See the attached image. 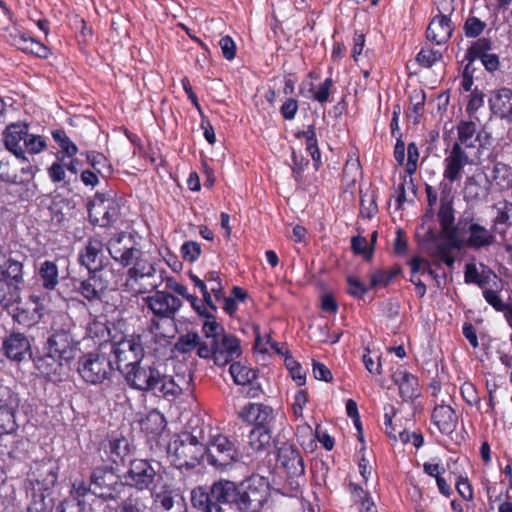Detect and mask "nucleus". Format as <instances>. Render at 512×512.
Wrapping results in <instances>:
<instances>
[{
  "label": "nucleus",
  "mask_w": 512,
  "mask_h": 512,
  "mask_svg": "<svg viewBox=\"0 0 512 512\" xmlns=\"http://www.w3.org/2000/svg\"><path fill=\"white\" fill-rule=\"evenodd\" d=\"M111 258L122 267H127L126 286L134 287L141 279H153L154 265L145 258L141 245L129 232L113 235L106 243Z\"/></svg>",
  "instance_id": "obj_1"
},
{
  "label": "nucleus",
  "mask_w": 512,
  "mask_h": 512,
  "mask_svg": "<svg viewBox=\"0 0 512 512\" xmlns=\"http://www.w3.org/2000/svg\"><path fill=\"white\" fill-rule=\"evenodd\" d=\"M168 457L179 470L195 468L206 454V445L190 432H182L168 445Z\"/></svg>",
  "instance_id": "obj_2"
},
{
  "label": "nucleus",
  "mask_w": 512,
  "mask_h": 512,
  "mask_svg": "<svg viewBox=\"0 0 512 512\" xmlns=\"http://www.w3.org/2000/svg\"><path fill=\"white\" fill-rule=\"evenodd\" d=\"M114 278L112 270L89 272L85 279H72L73 292L81 296L90 305L103 301Z\"/></svg>",
  "instance_id": "obj_3"
},
{
  "label": "nucleus",
  "mask_w": 512,
  "mask_h": 512,
  "mask_svg": "<svg viewBox=\"0 0 512 512\" xmlns=\"http://www.w3.org/2000/svg\"><path fill=\"white\" fill-rule=\"evenodd\" d=\"M161 469L162 465L157 460L131 459L124 479L128 486L143 491L152 488L155 483L163 480Z\"/></svg>",
  "instance_id": "obj_4"
},
{
  "label": "nucleus",
  "mask_w": 512,
  "mask_h": 512,
  "mask_svg": "<svg viewBox=\"0 0 512 512\" xmlns=\"http://www.w3.org/2000/svg\"><path fill=\"white\" fill-rule=\"evenodd\" d=\"M147 337L142 338L138 333L123 336L112 344V353L115 356L117 370L122 373L131 366L140 364L144 358V348L141 346L147 342Z\"/></svg>",
  "instance_id": "obj_5"
},
{
  "label": "nucleus",
  "mask_w": 512,
  "mask_h": 512,
  "mask_svg": "<svg viewBox=\"0 0 512 512\" xmlns=\"http://www.w3.org/2000/svg\"><path fill=\"white\" fill-rule=\"evenodd\" d=\"M270 446H266L262 454L267 458V471L272 474L276 467L277 462L280 461L281 465L287 471L288 475L296 477H304L305 465L303 457L299 449L292 444H283L277 451H270Z\"/></svg>",
  "instance_id": "obj_6"
},
{
  "label": "nucleus",
  "mask_w": 512,
  "mask_h": 512,
  "mask_svg": "<svg viewBox=\"0 0 512 512\" xmlns=\"http://www.w3.org/2000/svg\"><path fill=\"white\" fill-rule=\"evenodd\" d=\"M77 370L85 382L97 385L109 378L112 365L105 354L88 353L79 358Z\"/></svg>",
  "instance_id": "obj_7"
},
{
  "label": "nucleus",
  "mask_w": 512,
  "mask_h": 512,
  "mask_svg": "<svg viewBox=\"0 0 512 512\" xmlns=\"http://www.w3.org/2000/svg\"><path fill=\"white\" fill-rule=\"evenodd\" d=\"M90 480H92V494L104 501L116 500L118 488L123 486L116 470L110 465L94 468Z\"/></svg>",
  "instance_id": "obj_8"
},
{
  "label": "nucleus",
  "mask_w": 512,
  "mask_h": 512,
  "mask_svg": "<svg viewBox=\"0 0 512 512\" xmlns=\"http://www.w3.org/2000/svg\"><path fill=\"white\" fill-rule=\"evenodd\" d=\"M120 374L131 389L156 394L157 384H159L157 381L160 380V370L156 366L144 365L140 362Z\"/></svg>",
  "instance_id": "obj_9"
},
{
  "label": "nucleus",
  "mask_w": 512,
  "mask_h": 512,
  "mask_svg": "<svg viewBox=\"0 0 512 512\" xmlns=\"http://www.w3.org/2000/svg\"><path fill=\"white\" fill-rule=\"evenodd\" d=\"M45 349L49 350L54 356H57L60 361H64L65 364L73 360L78 351L77 343L74 341L73 336L65 329L55 330L48 338Z\"/></svg>",
  "instance_id": "obj_10"
},
{
  "label": "nucleus",
  "mask_w": 512,
  "mask_h": 512,
  "mask_svg": "<svg viewBox=\"0 0 512 512\" xmlns=\"http://www.w3.org/2000/svg\"><path fill=\"white\" fill-rule=\"evenodd\" d=\"M458 225H463L462 229L468 234L465 242L468 248L480 250L496 242V233L492 229L489 230L485 226L474 222L473 217L469 219V222L467 217L460 219Z\"/></svg>",
  "instance_id": "obj_11"
},
{
  "label": "nucleus",
  "mask_w": 512,
  "mask_h": 512,
  "mask_svg": "<svg viewBox=\"0 0 512 512\" xmlns=\"http://www.w3.org/2000/svg\"><path fill=\"white\" fill-rule=\"evenodd\" d=\"M235 454V449L230 440L223 435H217L210 446L206 447L205 455L209 464L223 469L232 464Z\"/></svg>",
  "instance_id": "obj_12"
},
{
  "label": "nucleus",
  "mask_w": 512,
  "mask_h": 512,
  "mask_svg": "<svg viewBox=\"0 0 512 512\" xmlns=\"http://www.w3.org/2000/svg\"><path fill=\"white\" fill-rule=\"evenodd\" d=\"M144 301L159 318H173L182 305L179 298L165 291H156L154 295L144 298Z\"/></svg>",
  "instance_id": "obj_13"
},
{
  "label": "nucleus",
  "mask_w": 512,
  "mask_h": 512,
  "mask_svg": "<svg viewBox=\"0 0 512 512\" xmlns=\"http://www.w3.org/2000/svg\"><path fill=\"white\" fill-rule=\"evenodd\" d=\"M149 490L154 508L161 512H172L175 507H180L184 501L183 497L170 484L162 481L155 483Z\"/></svg>",
  "instance_id": "obj_14"
},
{
  "label": "nucleus",
  "mask_w": 512,
  "mask_h": 512,
  "mask_svg": "<svg viewBox=\"0 0 512 512\" xmlns=\"http://www.w3.org/2000/svg\"><path fill=\"white\" fill-rule=\"evenodd\" d=\"M2 351L4 355L14 362L32 359L29 339L20 332H13L3 340Z\"/></svg>",
  "instance_id": "obj_15"
},
{
  "label": "nucleus",
  "mask_w": 512,
  "mask_h": 512,
  "mask_svg": "<svg viewBox=\"0 0 512 512\" xmlns=\"http://www.w3.org/2000/svg\"><path fill=\"white\" fill-rule=\"evenodd\" d=\"M443 164V178L450 183H454L461 179L464 167L469 164V156L463 147H460L458 143H453Z\"/></svg>",
  "instance_id": "obj_16"
},
{
  "label": "nucleus",
  "mask_w": 512,
  "mask_h": 512,
  "mask_svg": "<svg viewBox=\"0 0 512 512\" xmlns=\"http://www.w3.org/2000/svg\"><path fill=\"white\" fill-rule=\"evenodd\" d=\"M59 466L53 460L36 462L29 474L31 483H35L44 491L51 489L57 482Z\"/></svg>",
  "instance_id": "obj_17"
},
{
  "label": "nucleus",
  "mask_w": 512,
  "mask_h": 512,
  "mask_svg": "<svg viewBox=\"0 0 512 512\" xmlns=\"http://www.w3.org/2000/svg\"><path fill=\"white\" fill-rule=\"evenodd\" d=\"M103 244L100 240L91 238L79 253V263L86 267L88 272L108 270L104 267L105 260Z\"/></svg>",
  "instance_id": "obj_18"
},
{
  "label": "nucleus",
  "mask_w": 512,
  "mask_h": 512,
  "mask_svg": "<svg viewBox=\"0 0 512 512\" xmlns=\"http://www.w3.org/2000/svg\"><path fill=\"white\" fill-rule=\"evenodd\" d=\"M391 377L393 382L398 386L399 395L403 401L413 402L420 396L418 377L405 368H397Z\"/></svg>",
  "instance_id": "obj_19"
},
{
  "label": "nucleus",
  "mask_w": 512,
  "mask_h": 512,
  "mask_svg": "<svg viewBox=\"0 0 512 512\" xmlns=\"http://www.w3.org/2000/svg\"><path fill=\"white\" fill-rule=\"evenodd\" d=\"M237 416L239 422L235 434L242 442L253 446L252 437L256 432V404L246 403L239 409Z\"/></svg>",
  "instance_id": "obj_20"
},
{
  "label": "nucleus",
  "mask_w": 512,
  "mask_h": 512,
  "mask_svg": "<svg viewBox=\"0 0 512 512\" xmlns=\"http://www.w3.org/2000/svg\"><path fill=\"white\" fill-rule=\"evenodd\" d=\"M28 130L29 127L26 123L17 122L8 125L3 132L6 149L22 160H26L23 144Z\"/></svg>",
  "instance_id": "obj_21"
},
{
  "label": "nucleus",
  "mask_w": 512,
  "mask_h": 512,
  "mask_svg": "<svg viewBox=\"0 0 512 512\" xmlns=\"http://www.w3.org/2000/svg\"><path fill=\"white\" fill-rule=\"evenodd\" d=\"M214 363L217 366H225L240 355V344L238 339L229 334L215 338Z\"/></svg>",
  "instance_id": "obj_22"
},
{
  "label": "nucleus",
  "mask_w": 512,
  "mask_h": 512,
  "mask_svg": "<svg viewBox=\"0 0 512 512\" xmlns=\"http://www.w3.org/2000/svg\"><path fill=\"white\" fill-rule=\"evenodd\" d=\"M275 422L273 409L264 404H258V458L272 440V428Z\"/></svg>",
  "instance_id": "obj_23"
},
{
  "label": "nucleus",
  "mask_w": 512,
  "mask_h": 512,
  "mask_svg": "<svg viewBox=\"0 0 512 512\" xmlns=\"http://www.w3.org/2000/svg\"><path fill=\"white\" fill-rule=\"evenodd\" d=\"M453 29L450 17L439 12L431 19L426 30V37L429 41L441 45L451 38Z\"/></svg>",
  "instance_id": "obj_24"
},
{
  "label": "nucleus",
  "mask_w": 512,
  "mask_h": 512,
  "mask_svg": "<svg viewBox=\"0 0 512 512\" xmlns=\"http://www.w3.org/2000/svg\"><path fill=\"white\" fill-rule=\"evenodd\" d=\"M431 422L440 433L451 435L456 430L458 416L450 405L436 404L431 414Z\"/></svg>",
  "instance_id": "obj_25"
},
{
  "label": "nucleus",
  "mask_w": 512,
  "mask_h": 512,
  "mask_svg": "<svg viewBox=\"0 0 512 512\" xmlns=\"http://www.w3.org/2000/svg\"><path fill=\"white\" fill-rule=\"evenodd\" d=\"M191 381V374L188 375V380H185L184 377H178V380H176L174 377L160 371V380L158 381L159 384H157L155 395L162 396L168 401H174L183 393V384L185 383L188 387Z\"/></svg>",
  "instance_id": "obj_26"
},
{
  "label": "nucleus",
  "mask_w": 512,
  "mask_h": 512,
  "mask_svg": "<svg viewBox=\"0 0 512 512\" xmlns=\"http://www.w3.org/2000/svg\"><path fill=\"white\" fill-rule=\"evenodd\" d=\"M491 112L509 122H512V90L501 88L495 91L489 98Z\"/></svg>",
  "instance_id": "obj_27"
},
{
  "label": "nucleus",
  "mask_w": 512,
  "mask_h": 512,
  "mask_svg": "<svg viewBox=\"0 0 512 512\" xmlns=\"http://www.w3.org/2000/svg\"><path fill=\"white\" fill-rule=\"evenodd\" d=\"M102 449L112 463L123 464L131 455L133 447L125 437H115L103 443Z\"/></svg>",
  "instance_id": "obj_28"
},
{
  "label": "nucleus",
  "mask_w": 512,
  "mask_h": 512,
  "mask_svg": "<svg viewBox=\"0 0 512 512\" xmlns=\"http://www.w3.org/2000/svg\"><path fill=\"white\" fill-rule=\"evenodd\" d=\"M191 502L194 508L201 512H223L222 503L212 497V488L202 486L194 488L191 492Z\"/></svg>",
  "instance_id": "obj_29"
},
{
  "label": "nucleus",
  "mask_w": 512,
  "mask_h": 512,
  "mask_svg": "<svg viewBox=\"0 0 512 512\" xmlns=\"http://www.w3.org/2000/svg\"><path fill=\"white\" fill-rule=\"evenodd\" d=\"M437 216L444 237L448 241H452L455 246H458L455 242L456 236H458V229L455 226L453 203H449L446 200L441 203Z\"/></svg>",
  "instance_id": "obj_30"
},
{
  "label": "nucleus",
  "mask_w": 512,
  "mask_h": 512,
  "mask_svg": "<svg viewBox=\"0 0 512 512\" xmlns=\"http://www.w3.org/2000/svg\"><path fill=\"white\" fill-rule=\"evenodd\" d=\"M139 337L146 336L147 342L141 346L144 348V356L146 354L161 357L165 355L166 349L170 343L169 338L162 333H154L152 331H142L138 333Z\"/></svg>",
  "instance_id": "obj_31"
},
{
  "label": "nucleus",
  "mask_w": 512,
  "mask_h": 512,
  "mask_svg": "<svg viewBox=\"0 0 512 512\" xmlns=\"http://www.w3.org/2000/svg\"><path fill=\"white\" fill-rule=\"evenodd\" d=\"M256 495V487L253 486V479L249 477L240 482L237 488V496L233 503L241 512H255L253 497Z\"/></svg>",
  "instance_id": "obj_32"
},
{
  "label": "nucleus",
  "mask_w": 512,
  "mask_h": 512,
  "mask_svg": "<svg viewBox=\"0 0 512 512\" xmlns=\"http://www.w3.org/2000/svg\"><path fill=\"white\" fill-rule=\"evenodd\" d=\"M229 371L237 385L249 386L247 390H242V394L245 397H254L252 391L254 390L253 382L256 380V370L236 362L231 364Z\"/></svg>",
  "instance_id": "obj_33"
},
{
  "label": "nucleus",
  "mask_w": 512,
  "mask_h": 512,
  "mask_svg": "<svg viewBox=\"0 0 512 512\" xmlns=\"http://www.w3.org/2000/svg\"><path fill=\"white\" fill-rule=\"evenodd\" d=\"M33 362L38 372L48 378L60 375L62 366L65 364L49 350H46L44 355L33 358Z\"/></svg>",
  "instance_id": "obj_34"
},
{
  "label": "nucleus",
  "mask_w": 512,
  "mask_h": 512,
  "mask_svg": "<svg viewBox=\"0 0 512 512\" xmlns=\"http://www.w3.org/2000/svg\"><path fill=\"white\" fill-rule=\"evenodd\" d=\"M457 141L460 147L475 148L476 142L479 141V134L477 133V125L473 121L462 120L457 125Z\"/></svg>",
  "instance_id": "obj_35"
},
{
  "label": "nucleus",
  "mask_w": 512,
  "mask_h": 512,
  "mask_svg": "<svg viewBox=\"0 0 512 512\" xmlns=\"http://www.w3.org/2000/svg\"><path fill=\"white\" fill-rule=\"evenodd\" d=\"M38 278L46 290H54L59 283V269L54 261L45 260L38 268Z\"/></svg>",
  "instance_id": "obj_36"
},
{
  "label": "nucleus",
  "mask_w": 512,
  "mask_h": 512,
  "mask_svg": "<svg viewBox=\"0 0 512 512\" xmlns=\"http://www.w3.org/2000/svg\"><path fill=\"white\" fill-rule=\"evenodd\" d=\"M211 488L212 497L222 504L233 503L236 499L238 485L232 481L219 480L214 482Z\"/></svg>",
  "instance_id": "obj_37"
},
{
  "label": "nucleus",
  "mask_w": 512,
  "mask_h": 512,
  "mask_svg": "<svg viewBox=\"0 0 512 512\" xmlns=\"http://www.w3.org/2000/svg\"><path fill=\"white\" fill-rule=\"evenodd\" d=\"M14 45L26 53H31L41 58H46L49 54L48 48L43 43L22 33L14 37Z\"/></svg>",
  "instance_id": "obj_38"
},
{
  "label": "nucleus",
  "mask_w": 512,
  "mask_h": 512,
  "mask_svg": "<svg viewBox=\"0 0 512 512\" xmlns=\"http://www.w3.org/2000/svg\"><path fill=\"white\" fill-rule=\"evenodd\" d=\"M378 190L369 188L360 191V214L363 218L371 219L378 213Z\"/></svg>",
  "instance_id": "obj_39"
},
{
  "label": "nucleus",
  "mask_w": 512,
  "mask_h": 512,
  "mask_svg": "<svg viewBox=\"0 0 512 512\" xmlns=\"http://www.w3.org/2000/svg\"><path fill=\"white\" fill-rule=\"evenodd\" d=\"M20 300V285L0 277V304L7 308Z\"/></svg>",
  "instance_id": "obj_40"
},
{
  "label": "nucleus",
  "mask_w": 512,
  "mask_h": 512,
  "mask_svg": "<svg viewBox=\"0 0 512 512\" xmlns=\"http://www.w3.org/2000/svg\"><path fill=\"white\" fill-rule=\"evenodd\" d=\"M0 277L11 280L13 283L23 282V264L13 258H7L0 265Z\"/></svg>",
  "instance_id": "obj_41"
},
{
  "label": "nucleus",
  "mask_w": 512,
  "mask_h": 512,
  "mask_svg": "<svg viewBox=\"0 0 512 512\" xmlns=\"http://www.w3.org/2000/svg\"><path fill=\"white\" fill-rule=\"evenodd\" d=\"M142 430L153 437L160 435L166 427V420L157 410L150 411L141 422Z\"/></svg>",
  "instance_id": "obj_42"
},
{
  "label": "nucleus",
  "mask_w": 512,
  "mask_h": 512,
  "mask_svg": "<svg viewBox=\"0 0 512 512\" xmlns=\"http://www.w3.org/2000/svg\"><path fill=\"white\" fill-rule=\"evenodd\" d=\"M87 162L100 176L107 178L113 173L112 165L104 154L90 151L86 153Z\"/></svg>",
  "instance_id": "obj_43"
},
{
  "label": "nucleus",
  "mask_w": 512,
  "mask_h": 512,
  "mask_svg": "<svg viewBox=\"0 0 512 512\" xmlns=\"http://www.w3.org/2000/svg\"><path fill=\"white\" fill-rule=\"evenodd\" d=\"M510 211H512V203L505 201L504 206L502 208H498L497 215L492 221V230L503 238L506 236L507 229L511 225L509 222Z\"/></svg>",
  "instance_id": "obj_44"
},
{
  "label": "nucleus",
  "mask_w": 512,
  "mask_h": 512,
  "mask_svg": "<svg viewBox=\"0 0 512 512\" xmlns=\"http://www.w3.org/2000/svg\"><path fill=\"white\" fill-rule=\"evenodd\" d=\"M401 271L400 266H395L389 270L379 269L374 271L370 276V288L388 286Z\"/></svg>",
  "instance_id": "obj_45"
},
{
  "label": "nucleus",
  "mask_w": 512,
  "mask_h": 512,
  "mask_svg": "<svg viewBox=\"0 0 512 512\" xmlns=\"http://www.w3.org/2000/svg\"><path fill=\"white\" fill-rule=\"evenodd\" d=\"M146 506L140 497L129 495L122 500L115 508L107 506L104 512H145Z\"/></svg>",
  "instance_id": "obj_46"
},
{
  "label": "nucleus",
  "mask_w": 512,
  "mask_h": 512,
  "mask_svg": "<svg viewBox=\"0 0 512 512\" xmlns=\"http://www.w3.org/2000/svg\"><path fill=\"white\" fill-rule=\"evenodd\" d=\"M15 410L7 405L0 406V437L16 431Z\"/></svg>",
  "instance_id": "obj_47"
},
{
  "label": "nucleus",
  "mask_w": 512,
  "mask_h": 512,
  "mask_svg": "<svg viewBox=\"0 0 512 512\" xmlns=\"http://www.w3.org/2000/svg\"><path fill=\"white\" fill-rule=\"evenodd\" d=\"M492 178L497 185L512 188V167L502 162L495 163Z\"/></svg>",
  "instance_id": "obj_48"
},
{
  "label": "nucleus",
  "mask_w": 512,
  "mask_h": 512,
  "mask_svg": "<svg viewBox=\"0 0 512 512\" xmlns=\"http://www.w3.org/2000/svg\"><path fill=\"white\" fill-rule=\"evenodd\" d=\"M426 94L423 90L413 91L410 96V107L406 111L409 118H414V123L419 122V117L424 110Z\"/></svg>",
  "instance_id": "obj_49"
},
{
  "label": "nucleus",
  "mask_w": 512,
  "mask_h": 512,
  "mask_svg": "<svg viewBox=\"0 0 512 512\" xmlns=\"http://www.w3.org/2000/svg\"><path fill=\"white\" fill-rule=\"evenodd\" d=\"M492 48V41L490 38L482 37L474 41L467 50L466 58L472 62L480 59L488 54Z\"/></svg>",
  "instance_id": "obj_50"
},
{
  "label": "nucleus",
  "mask_w": 512,
  "mask_h": 512,
  "mask_svg": "<svg viewBox=\"0 0 512 512\" xmlns=\"http://www.w3.org/2000/svg\"><path fill=\"white\" fill-rule=\"evenodd\" d=\"M455 242L458 246H455L452 241H448V243L438 244L436 248V255L443 263H445L449 267H452L455 262V258L452 255V250L460 249L462 247V242L458 238V236H456Z\"/></svg>",
  "instance_id": "obj_51"
},
{
  "label": "nucleus",
  "mask_w": 512,
  "mask_h": 512,
  "mask_svg": "<svg viewBox=\"0 0 512 512\" xmlns=\"http://www.w3.org/2000/svg\"><path fill=\"white\" fill-rule=\"evenodd\" d=\"M361 175L362 169L359 158L349 155L343 168V179L354 185Z\"/></svg>",
  "instance_id": "obj_52"
},
{
  "label": "nucleus",
  "mask_w": 512,
  "mask_h": 512,
  "mask_svg": "<svg viewBox=\"0 0 512 512\" xmlns=\"http://www.w3.org/2000/svg\"><path fill=\"white\" fill-rule=\"evenodd\" d=\"M54 500L49 494L39 493L33 495V500L28 506V512H52Z\"/></svg>",
  "instance_id": "obj_53"
},
{
  "label": "nucleus",
  "mask_w": 512,
  "mask_h": 512,
  "mask_svg": "<svg viewBox=\"0 0 512 512\" xmlns=\"http://www.w3.org/2000/svg\"><path fill=\"white\" fill-rule=\"evenodd\" d=\"M199 344V335L194 332H188L184 335H181L175 345L174 350L181 353V354H187L192 352L194 349H196L197 345Z\"/></svg>",
  "instance_id": "obj_54"
},
{
  "label": "nucleus",
  "mask_w": 512,
  "mask_h": 512,
  "mask_svg": "<svg viewBox=\"0 0 512 512\" xmlns=\"http://www.w3.org/2000/svg\"><path fill=\"white\" fill-rule=\"evenodd\" d=\"M52 137L68 157H73L78 152L77 146L70 140L64 130H54Z\"/></svg>",
  "instance_id": "obj_55"
},
{
  "label": "nucleus",
  "mask_w": 512,
  "mask_h": 512,
  "mask_svg": "<svg viewBox=\"0 0 512 512\" xmlns=\"http://www.w3.org/2000/svg\"><path fill=\"white\" fill-rule=\"evenodd\" d=\"M442 53L432 48H422L417 56L416 61L424 68H430L442 59Z\"/></svg>",
  "instance_id": "obj_56"
},
{
  "label": "nucleus",
  "mask_w": 512,
  "mask_h": 512,
  "mask_svg": "<svg viewBox=\"0 0 512 512\" xmlns=\"http://www.w3.org/2000/svg\"><path fill=\"white\" fill-rule=\"evenodd\" d=\"M87 337L94 341L102 342L109 335V329L106 324L100 320L93 319L86 328Z\"/></svg>",
  "instance_id": "obj_57"
},
{
  "label": "nucleus",
  "mask_w": 512,
  "mask_h": 512,
  "mask_svg": "<svg viewBox=\"0 0 512 512\" xmlns=\"http://www.w3.org/2000/svg\"><path fill=\"white\" fill-rule=\"evenodd\" d=\"M346 282L348 285L347 293L358 300H362L370 289V286H366L361 280L352 275L346 277Z\"/></svg>",
  "instance_id": "obj_58"
},
{
  "label": "nucleus",
  "mask_w": 512,
  "mask_h": 512,
  "mask_svg": "<svg viewBox=\"0 0 512 512\" xmlns=\"http://www.w3.org/2000/svg\"><path fill=\"white\" fill-rule=\"evenodd\" d=\"M486 22L476 16H469L464 23V33L467 38H476L486 29Z\"/></svg>",
  "instance_id": "obj_59"
},
{
  "label": "nucleus",
  "mask_w": 512,
  "mask_h": 512,
  "mask_svg": "<svg viewBox=\"0 0 512 512\" xmlns=\"http://www.w3.org/2000/svg\"><path fill=\"white\" fill-rule=\"evenodd\" d=\"M351 249L355 255H362L365 260H370L373 255V246H368L367 239L362 236L351 238Z\"/></svg>",
  "instance_id": "obj_60"
},
{
  "label": "nucleus",
  "mask_w": 512,
  "mask_h": 512,
  "mask_svg": "<svg viewBox=\"0 0 512 512\" xmlns=\"http://www.w3.org/2000/svg\"><path fill=\"white\" fill-rule=\"evenodd\" d=\"M347 490L350 494L352 502L358 507L364 503L366 498H371V493L364 489L362 485L350 481L347 485Z\"/></svg>",
  "instance_id": "obj_61"
},
{
  "label": "nucleus",
  "mask_w": 512,
  "mask_h": 512,
  "mask_svg": "<svg viewBox=\"0 0 512 512\" xmlns=\"http://www.w3.org/2000/svg\"><path fill=\"white\" fill-rule=\"evenodd\" d=\"M334 86V81L331 77L326 78L317 87L313 93L312 99L320 104H325L329 101V97Z\"/></svg>",
  "instance_id": "obj_62"
},
{
  "label": "nucleus",
  "mask_w": 512,
  "mask_h": 512,
  "mask_svg": "<svg viewBox=\"0 0 512 512\" xmlns=\"http://www.w3.org/2000/svg\"><path fill=\"white\" fill-rule=\"evenodd\" d=\"M46 147L44 138L40 135L27 133L24 138L23 149L31 154H36L43 151Z\"/></svg>",
  "instance_id": "obj_63"
},
{
  "label": "nucleus",
  "mask_w": 512,
  "mask_h": 512,
  "mask_svg": "<svg viewBox=\"0 0 512 512\" xmlns=\"http://www.w3.org/2000/svg\"><path fill=\"white\" fill-rule=\"evenodd\" d=\"M56 512H85V503L80 499L69 497L56 507Z\"/></svg>",
  "instance_id": "obj_64"
}]
</instances>
